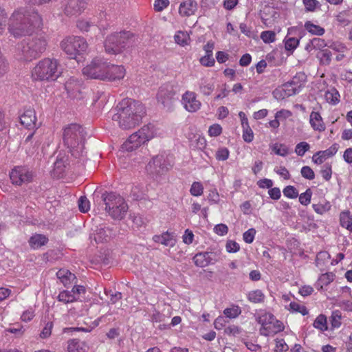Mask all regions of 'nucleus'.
I'll list each match as a JSON object with an SVG mask.
<instances>
[{"label": "nucleus", "instance_id": "34", "mask_svg": "<svg viewBox=\"0 0 352 352\" xmlns=\"http://www.w3.org/2000/svg\"><path fill=\"white\" fill-rule=\"evenodd\" d=\"M58 300L67 304L78 300V297H75L71 291L64 290L59 293Z\"/></svg>", "mask_w": 352, "mask_h": 352}, {"label": "nucleus", "instance_id": "31", "mask_svg": "<svg viewBox=\"0 0 352 352\" xmlns=\"http://www.w3.org/2000/svg\"><path fill=\"white\" fill-rule=\"evenodd\" d=\"M272 152L276 155L285 157L289 154V148L284 144L274 143L270 146Z\"/></svg>", "mask_w": 352, "mask_h": 352}, {"label": "nucleus", "instance_id": "21", "mask_svg": "<svg viewBox=\"0 0 352 352\" xmlns=\"http://www.w3.org/2000/svg\"><path fill=\"white\" fill-rule=\"evenodd\" d=\"M309 124L311 128L318 132H323L326 129L325 124L320 113L318 111H311L309 115Z\"/></svg>", "mask_w": 352, "mask_h": 352}, {"label": "nucleus", "instance_id": "17", "mask_svg": "<svg viewBox=\"0 0 352 352\" xmlns=\"http://www.w3.org/2000/svg\"><path fill=\"white\" fill-rule=\"evenodd\" d=\"M36 121V112L33 109H25L20 116V123L29 130H34L37 128Z\"/></svg>", "mask_w": 352, "mask_h": 352}, {"label": "nucleus", "instance_id": "14", "mask_svg": "<svg viewBox=\"0 0 352 352\" xmlns=\"http://www.w3.org/2000/svg\"><path fill=\"white\" fill-rule=\"evenodd\" d=\"M176 91L172 84L163 85L159 89L157 98L164 106H169L175 100Z\"/></svg>", "mask_w": 352, "mask_h": 352}, {"label": "nucleus", "instance_id": "24", "mask_svg": "<svg viewBox=\"0 0 352 352\" xmlns=\"http://www.w3.org/2000/svg\"><path fill=\"white\" fill-rule=\"evenodd\" d=\"M212 253L211 252H200L195 254L193 257V261L196 266L199 267H204L212 263Z\"/></svg>", "mask_w": 352, "mask_h": 352}, {"label": "nucleus", "instance_id": "63", "mask_svg": "<svg viewBox=\"0 0 352 352\" xmlns=\"http://www.w3.org/2000/svg\"><path fill=\"white\" fill-rule=\"evenodd\" d=\"M256 230L254 228H250L243 233V238L245 242L247 243H251L253 242Z\"/></svg>", "mask_w": 352, "mask_h": 352}, {"label": "nucleus", "instance_id": "42", "mask_svg": "<svg viewBox=\"0 0 352 352\" xmlns=\"http://www.w3.org/2000/svg\"><path fill=\"white\" fill-rule=\"evenodd\" d=\"M275 319L276 318H274V315L272 314L265 313L258 318V322L261 324V327H266L272 322H274Z\"/></svg>", "mask_w": 352, "mask_h": 352}, {"label": "nucleus", "instance_id": "12", "mask_svg": "<svg viewBox=\"0 0 352 352\" xmlns=\"http://www.w3.org/2000/svg\"><path fill=\"white\" fill-rule=\"evenodd\" d=\"M306 76L303 73L297 74L291 80L290 82H288L283 85L281 89H276L274 92V94H278V93H281L282 91H286L288 90L289 91H292V93L285 94L284 96L280 94V97H283V98L285 96H291L293 94H296L298 93L300 89L304 86Z\"/></svg>", "mask_w": 352, "mask_h": 352}, {"label": "nucleus", "instance_id": "3", "mask_svg": "<svg viewBox=\"0 0 352 352\" xmlns=\"http://www.w3.org/2000/svg\"><path fill=\"white\" fill-rule=\"evenodd\" d=\"M118 112L112 116L123 129H129L138 125L145 114L144 106L140 102L124 98L117 106Z\"/></svg>", "mask_w": 352, "mask_h": 352}, {"label": "nucleus", "instance_id": "26", "mask_svg": "<svg viewBox=\"0 0 352 352\" xmlns=\"http://www.w3.org/2000/svg\"><path fill=\"white\" fill-rule=\"evenodd\" d=\"M56 276L65 287L71 284L76 278L75 274L66 269L59 270L56 273Z\"/></svg>", "mask_w": 352, "mask_h": 352}, {"label": "nucleus", "instance_id": "56", "mask_svg": "<svg viewBox=\"0 0 352 352\" xmlns=\"http://www.w3.org/2000/svg\"><path fill=\"white\" fill-rule=\"evenodd\" d=\"M302 176L309 180H312L315 178V173L314 170L308 166H305L300 170Z\"/></svg>", "mask_w": 352, "mask_h": 352}, {"label": "nucleus", "instance_id": "4", "mask_svg": "<svg viewBox=\"0 0 352 352\" xmlns=\"http://www.w3.org/2000/svg\"><path fill=\"white\" fill-rule=\"evenodd\" d=\"M47 46L46 34L38 32L35 36L23 41L17 47L14 54L15 58L21 62H30L40 57Z\"/></svg>", "mask_w": 352, "mask_h": 352}, {"label": "nucleus", "instance_id": "52", "mask_svg": "<svg viewBox=\"0 0 352 352\" xmlns=\"http://www.w3.org/2000/svg\"><path fill=\"white\" fill-rule=\"evenodd\" d=\"M331 324L333 329L338 328L341 325V314L339 311H333L331 316Z\"/></svg>", "mask_w": 352, "mask_h": 352}, {"label": "nucleus", "instance_id": "9", "mask_svg": "<svg viewBox=\"0 0 352 352\" xmlns=\"http://www.w3.org/2000/svg\"><path fill=\"white\" fill-rule=\"evenodd\" d=\"M131 35L129 32H116L109 35L104 43L105 52L109 54L120 53L126 45Z\"/></svg>", "mask_w": 352, "mask_h": 352}, {"label": "nucleus", "instance_id": "58", "mask_svg": "<svg viewBox=\"0 0 352 352\" xmlns=\"http://www.w3.org/2000/svg\"><path fill=\"white\" fill-rule=\"evenodd\" d=\"M208 199L210 204H218L219 202L220 197L216 188H212L209 190Z\"/></svg>", "mask_w": 352, "mask_h": 352}, {"label": "nucleus", "instance_id": "54", "mask_svg": "<svg viewBox=\"0 0 352 352\" xmlns=\"http://www.w3.org/2000/svg\"><path fill=\"white\" fill-rule=\"evenodd\" d=\"M222 133V127L219 124H213L208 129V135L210 137H217Z\"/></svg>", "mask_w": 352, "mask_h": 352}, {"label": "nucleus", "instance_id": "45", "mask_svg": "<svg viewBox=\"0 0 352 352\" xmlns=\"http://www.w3.org/2000/svg\"><path fill=\"white\" fill-rule=\"evenodd\" d=\"M294 228L296 229H299L301 232H307L311 230L312 228H315L316 224L309 223V221H296Z\"/></svg>", "mask_w": 352, "mask_h": 352}, {"label": "nucleus", "instance_id": "40", "mask_svg": "<svg viewBox=\"0 0 352 352\" xmlns=\"http://www.w3.org/2000/svg\"><path fill=\"white\" fill-rule=\"evenodd\" d=\"M309 149L310 145L307 142H300L296 145L294 151L298 156L302 157Z\"/></svg>", "mask_w": 352, "mask_h": 352}, {"label": "nucleus", "instance_id": "43", "mask_svg": "<svg viewBox=\"0 0 352 352\" xmlns=\"http://www.w3.org/2000/svg\"><path fill=\"white\" fill-rule=\"evenodd\" d=\"M260 36L265 43H271L276 41V34L274 31H263L261 33Z\"/></svg>", "mask_w": 352, "mask_h": 352}, {"label": "nucleus", "instance_id": "60", "mask_svg": "<svg viewBox=\"0 0 352 352\" xmlns=\"http://www.w3.org/2000/svg\"><path fill=\"white\" fill-rule=\"evenodd\" d=\"M76 26L82 32H88L94 25L87 20L80 19L77 21Z\"/></svg>", "mask_w": 352, "mask_h": 352}, {"label": "nucleus", "instance_id": "64", "mask_svg": "<svg viewBox=\"0 0 352 352\" xmlns=\"http://www.w3.org/2000/svg\"><path fill=\"white\" fill-rule=\"evenodd\" d=\"M241 313V311L238 307L236 308H226L223 311V314L225 316L229 318H234L237 317L239 314Z\"/></svg>", "mask_w": 352, "mask_h": 352}, {"label": "nucleus", "instance_id": "36", "mask_svg": "<svg viewBox=\"0 0 352 352\" xmlns=\"http://www.w3.org/2000/svg\"><path fill=\"white\" fill-rule=\"evenodd\" d=\"M314 327L322 331L328 329L327 324V317L323 314H320L314 320Z\"/></svg>", "mask_w": 352, "mask_h": 352}, {"label": "nucleus", "instance_id": "51", "mask_svg": "<svg viewBox=\"0 0 352 352\" xmlns=\"http://www.w3.org/2000/svg\"><path fill=\"white\" fill-rule=\"evenodd\" d=\"M78 208L79 210L83 213L89 211L90 208L89 201L86 197H80L78 199Z\"/></svg>", "mask_w": 352, "mask_h": 352}, {"label": "nucleus", "instance_id": "57", "mask_svg": "<svg viewBox=\"0 0 352 352\" xmlns=\"http://www.w3.org/2000/svg\"><path fill=\"white\" fill-rule=\"evenodd\" d=\"M322 177L326 181H329L332 175L331 166L329 164H324L320 170Z\"/></svg>", "mask_w": 352, "mask_h": 352}, {"label": "nucleus", "instance_id": "18", "mask_svg": "<svg viewBox=\"0 0 352 352\" xmlns=\"http://www.w3.org/2000/svg\"><path fill=\"white\" fill-rule=\"evenodd\" d=\"M92 234L96 243H102L107 241L113 236H115L116 234L112 228L107 227L101 224L99 227H97Z\"/></svg>", "mask_w": 352, "mask_h": 352}, {"label": "nucleus", "instance_id": "7", "mask_svg": "<svg viewBox=\"0 0 352 352\" xmlns=\"http://www.w3.org/2000/svg\"><path fill=\"white\" fill-rule=\"evenodd\" d=\"M60 46L71 58L76 59L78 56L87 53L89 45L86 39L82 36H69L63 39Z\"/></svg>", "mask_w": 352, "mask_h": 352}, {"label": "nucleus", "instance_id": "1", "mask_svg": "<svg viewBox=\"0 0 352 352\" xmlns=\"http://www.w3.org/2000/svg\"><path fill=\"white\" fill-rule=\"evenodd\" d=\"M43 19L35 10L20 8L14 11L8 21V31L15 38L32 35L43 27Z\"/></svg>", "mask_w": 352, "mask_h": 352}, {"label": "nucleus", "instance_id": "59", "mask_svg": "<svg viewBox=\"0 0 352 352\" xmlns=\"http://www.w3.org/2000/svg\"><path fill=\"white\" fill-rule=\"evenodd\" d=\"M226 248L229 253H235L240 250V245L234 241L228 240L226 243Z\"/></svg>", "mask_w": 352, "mask_h": 352}, {"label": "nucleus", "instance_id": "13", "mask_svg": "<svg viewBox=\"0 0 352 352\" xmlns=\"http://www.w3.org/2000/svg\"><path fill=\"white\" fill-rule=\"evenodd\" d=\"M184 108L190 113L197 112L201 107V102L197 99L196 93L192 91H185L182 96Z\"/></svg>", "mask_w": 352, "mask_h": 352}, {"label": "nucleus", "instance_id": "50", "mask_svg": "<svg viewBox=\"0 0 352 352\" xmlns=\"http://www.w3.org/2000/svg\"><path fill=\"white\" fill-rule=\"evenodd\" d=\"M229 155V150L226 147H222L217 151L215 157L218 161H225L228 159Z\"/></svg>", "mask_w": 352, "mask_h": 352}, {"label": "nucleus", "instance_id": "5", "mask_svg": "<svg viewBox=\"0 0 352 352\" xmlns=\"http://www.w3.org/2000/svg\"><path fill=\"white\" fill-rule=\"evenodd\" d=\"M30 74L33 82L55 81L61 74L59 62L54 58H44L36 63Z\"/></svg>", "mask_w": 352, "mask_h": 352}, {"label": "nucleus", "instance_id": "25", "mask_svg": "<svg viewBox=\"0 0 352 352\" xmlns=\"http://www.w3.org/2000/svg\"><path fill=\"white\" fill-rule=\"evenodd\" d=\"M48 241V238L45 235L34 234L30 238L28 243L31 248L38 249L46 245Z\"/></svg>", "mask_w": 352, "mask_h": 352}, {"label": "nucleus", "instance_id": "8", "mask_svg": "<svg viewBox=\"0 0 352 352\" xmlns=\"http://www.w3.org/2000/svg\"><path fill=\"white\" fill-rule=\"evenodd\" d=\"M154 137V126L149 124L143 126L138 131L131 134L122 144L126 151H133Z\"/></svg>", "mask_w": 352, "mask_h": 352}, {"label": "nucleus", "instance_id": "61", "mask_svg": "<svg viewBox=\"0 0 352 352\" xmlns=\"http://www.w3.org/2000/svg\"><path fill=\"white\" fill-rule=\"evenodd\" d=\"M169 5V0H155L154 2V10L156 12H162Z\"/></svg>", "mask_w": 352, "mask_h": 352}, {"label": "nucleus", "instance_id": "33", "mask_svg": "<svg viewBox=\"0 0 352 352\" xmlns=\"http://www.w3.org/2000/svg\"><path fill=\"white\" fill-rule=\"evenodd\" d=\"M327 45L326 41L323 38H314L307 45L306 50L311 51L312 50H321Z\"/></svg>", "mask_w": 352, "mask_h": 352}, {"label": "nucleus", "instance_id": "44", "mask_svg": "<svg viewBox=\"0 0 352 352\" xmlns=\"http://www.w3.org/2000/svg\"><path fill=\"white\" fill-rule=\"evenodd\" d=\"M318 57L321 64L328 65L331 61L332 54L329 50H322L320 54L318 55Z\"/></svg>", "mask_w": 352, "mask_h": 352}, {"label": "nucleus", "instance_id": "2", "mask_svg": "<svg viewBox=\"0 0 352 352\" xmlns=\"http://www.w3.org/2000/svg\"><path fill=\"white\" fill-rule=\"evenodd\" d=\"M82 74L89 79L113 82L123 79L126 69L123 65L112 64L103 58L95 57L82 68Z\"/></svg>", "mask_w": 352, "mask_h": 352}, {"label": "nucleus", "instance_id": "38", "mask_svg": "<svg viewBox=\"0 0 352 352\" xmlns=\"http://www.w3.org/2000/svg\"><path fill=\"white\" fill-rule=\"evenodd\" d=\"M214 89L213 82L204 81L199 85V91L204 96H210Z\"/></svg>", "mask_w": 352, "mask_h": 352}, {"label": "nucleus", "instance_id": "39", "mask_svg": "<svg viewBox=\"0 0 352 352\" xmlns=\"http://www.w3.org/2000/svg\"><path fill=\"white\" fill-rule=\"evenodd\" d=\"M302 3L307 12H314L320 6L317 0H302Z\"/></svg>", "mask_w": 352, "mask_h": 352}, {"label": "nucleus", "instance_id": "19", "mask_svg": "<svg viewBox=\"0 0 352 352\" xmlns=\"http://www.w3.org/2000/svg\"><path fill=\"white\" fill-rule=\"evenodd\" d=\"M197 8L195 0H184L179 6L178 12L182 17H189L195 14Z\"/></svg>", "mask_w": 352, "mask_h": 352}, {"label": "nucleus", "instance_id": "62", "mask_svg": "<svg viewBox=\"0 0 352 352\" xmlns=\"http://www.w3.org/2000/svg\"><path fill=\"white\" fill-rule=\"evenodd\" d=\"M274 352H286L289 349L288 345L283 339H276Z\"/></svg>", "mask_w": 352, "mask_h": 352}, {"label": "nucleus", "instance_id": "30", "mask_svg": "<svg viewBox=\"0 0 352 352\" xmlns=\"http://www.w3.org/2000/svg\"><path fill=\"white\" fill-rule=\"evenodd\" d=\"M304 27L309 33L313 35L322 36L325 32V30L322 27L316 25L310 21H306Z\"/></svg>", "mask_w": 352, "mask_h": 352}, {"label": "nucleus", "instance_id": "15", "mask_svg": "<svg viewBox=\"0 0 352 352\" xmlns=\"http://www.w3.org/2000/svg\"><path fill=\"white\" fill-rule=\"evenodd\" d=\"M146 169L151 173L161 175L167 172L169 168L163 155H156L149 162Z\"/></svg>", "mask_w": 352, "mask_h": 352}, {"label": "nucleus", "instance_id": "11", "mask_svg": "<svg viewBox=\"0 0 352 352\" xmlns=\"http://www.w3.org/2000/svg\"><path fill=\"white\" fill-rule=\"evenodd\" d=\"M10 178L12 184L21 186L32 182L34 174L28 167L18 166L12 169L10 173Z\"/></svg>", "mask_w": 352, "mask_h": 352}, {"label": "nucleus", "instance_id": "10", "mask_svg": "<svg viewBox=\"0 0 352 352\" xmlns=\"http://www.w3.org/2000/svg\"><path fill=\"white\" fill-rule=\"evenodd\" d=\"M63 141L71 152L75 148L82 151L84 146L82 127L77 124H72L65 127L63 132Z\"/></svg>", "mask_w": 352, "mask_h": 352}, {"label": "nucleus", "instance_id": "28", "mask_svg": "<svg viewBox=\"0 0 352 352\" xmlns=\"http://www.w3.org/2000/svg\"><path fill=\"white\" fill-rule=\"evenodd\" d=\"M177 44L184 47L190 44V35L186 31H177L174 36Z\"/></svg>", "mask_w": 352, "mask_h": 352}, {"label": "nucleus", "instance_id": "29", "mask_svg": "<svg viewBox=\"0 0 352 352\" xmlns=\"http://www.w3.org/2000/svg\"><path fill=\"white\" fill-rule=\"evenodd\" d=\"M324 98L328 103L335 105L340 102V94L336 88L332 87L325 92Z\"/></svg>", "mask_w": 352, "mask_h": 352}, {"label": "nucleus", "instance_id": "46", "mask_svg": "<svg viewBox=\"0 0 352 352\" xmlns=\"http://www.w3.org/2000/svg\"><path fill=\"white\" fill-rule=\"evenodd\" d=\"M312 192L310 188L306 190L303 193L299 195V201L302 205L307 206L311 202Z\"/></svg>", "mask_w": 352, "mask_h": 352}, {"label": "nucleus", "instance_id": "32", "mask_svg": "<svg viewBox=\"0 0 352 352\" xmlns=\"http://www.w3.org/2000/svg\"><path fill=\"white\" fill-rule=\"evenodd\" d=\"M336 21L342 26H347L352 21V14L347 11L339 12L336 16Z\"/></svg>", "mask_w": 352, "mask_h": 352}, {"label": "nucleus", "instance_id": "6", "mask_svg": "<svg viewBox=\"0 0 352 352\" xmlns=\"http://www.w3.org/2000/svg\"><path fill=\"white\" fill-rule=\"evenodd\" d=\"M106 212L115 220L124 219L129 210L125 199L115 192H104L102 195Z\"/></svg>", "mask_w": 352, "mask_h": 352}, {"label": "nucleus", "instance_id": "16", "mask_svg": "<svg viewBox=\"0 0 352 352\" xmlns=\"http://www.w3.org/2000/svg\"><path fill=\"white\" fill-rule=\"evenodd\" d=\"M85 0H68L64 6V13L67 16L81 14L87 8Z\"/></svg>", "mask_w": 352, "mask_h": 352}, {"label": "nucleus", "instance_id": "55", "mask_svg": "<svg viewBox=\"0 0 352 352\" xmlns=\"http://www.w3.org/2000/svg\"><path fill=\"white\" fill-rule=\"evenodd\" d=\"M53 328V322H47L43 329H42L40 337L42 339H46L49 338L51 336L52 330Z\"/></svg>", "mask_w": 352, "mask_h": 352}, {"label": "nucleus", "instance_id": "48", "mask_svg": "<svg viewBox=\"0 0 352 352\" xmlns=\"http://www.w3.org/2000/svg\"><path fill=\"white\" fill-rule=\"evenodd\" d=\"M243 139L245 142H252L254 140V133L250 125L243 126Z\"/></svg>", "mask_w": 352, "mask_h": 352}, {"label": "nucleus", "instance_id": "47", "mask_svg": "<svg viewBox=\"0 0 352 352\" xmlns=\"http://www.w3.org/2000/svg\"><path fill=\"white\" fill-rule=\"evenodd\" d=\"M285 197L295 199L298 196V192L293 186H287L283 190Z\"/></svg>", "mask_w": 352, "mask_h": 352}, {"label": "nucleus", "instance_id": "20", "mask_svg": "<svg viewBox=\"0 0 352 352\" xmlns=\"http://www.w3.org/2000/svg\"><path fill=\"white\" fill-rule=\"evenodd\" d=\"M338 146L335 143L324 151L316 152L312 157V161L316 164H321L327 159L333 156L338 152Z\"/></svg>", "mask_w": 352, "mask_h": 352}, {"label": "nucleus", "instance_id": "27", "mask_svg": "<svg viewBox=\"0 0 352 352\" xmlns=\"http://www.w3.org/2000/svg\"><path fill=\"white\" fill-rule=\"evenodd\" d=\"M88 346L79 340L73 339L68 341V352H87Z\"/></svg>", "mask_w": 352, "mask_h": 352}, {"label": "nucleus", "instance_id": "37", "mask_svg": "<svg viewBox=\"0 0 352 352\" xmlns=\"http://www.w3.org/2000/svg\"><path fill=\"white\" fill-rule=\"evenodd\" d=\"M284 42L285 50L292 53L298 46L300 40L294 37H286L284 40Z\"/></svg>", "mask_w": 352, "mask_h": 352}, {"label": "nucleus", "instance_id": "23", "mask_svg": "<svg viewBox=\"0 0 352 352\" xmlns=\"http://www.w3.org/2000/svg\"><path fill=\"white\" fill-rule=\"evenodd\" d=\"M284 329L283 323L275 319L274 322H272L266 327H261L260 333L264 336H269L282 331Z\"/></svg>", "mask_w": 352, "mask_h": 352}, {"label": "nucleus", "instance_id": "41", "mask_svg": "<svg viewBox=\"0 0 352 352\" xmlns=\"http://www.w3.org/2000/svg\"><path fill=\"white\" fill-rule=\"evenodd\" d=\"M190 194L194 197L201 196L204 192V186L199 182H194L190 188Z\"/></svg>", "mask_w": 352, "mask_h": 352}, {"label": "nucleus", "instance_id": "22", "mask_svg": "<svg viewBox=\"0 0 352 352\" xmlns=\"http://www.w3.org/2000/svg\"><path fill=\"white\" fill-rule=\"evenodd\" d=\"M153 240L155 243H161L165 246L173 247L176 243L174 232H165L160 235H154Z\"/></svg>", "mask_w": 352, "mask_h": 352}, {"label": "nucleus", "instance_id": "53", "mask_svg": "<svg viewBox=\"0 0 352 352\" xmlns=\"http://www.w3.org/2000/svg\"><path fill=\"white\" fill-rule=\"evenodd\" d=\"M199 63L204 67H210L214 65L215 60L213 58V56L205 55L200 58Z\"/></svg>", "mask_w": 352, "mask_h": 352}, {"label": "nucleus", "instance_id": "49", "mask_svg": "<svg viewBox=\"0 0 352 352\" xmlns=\"http://www.w3.org/2000/svg\"><path fill=\"white\" fill-rule=\"evenodd\" d=\"M289 309L294 312H299L302 314V315L305 316L308 314V310L306 307L303 305H300L298 302H292L289 304Z\"/></svg>", "mask_w": 352, "mask_h": 352}, {"label": "nucleus", "instance_id": "35", "mask_svg": "<svg viewBox=\"0 0 352 352\" xmlns=\"http://www.w3.org/2000/svg\"><path fill=\"white\" fill-rule=\"evenodd\" d=\"M264 298V294L259 289L251 291L248 294V299L253 303L263 302Z\"/></svg>", "mask_w": 352, "mask_h": 352}]
</instances>
